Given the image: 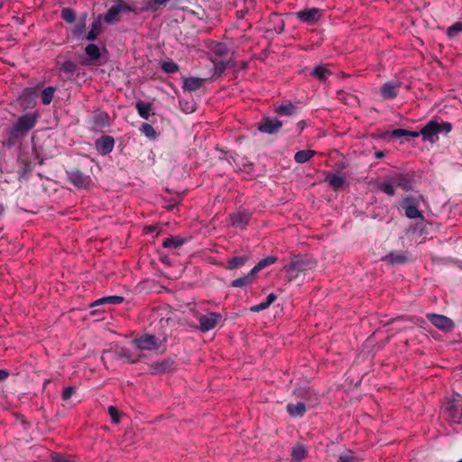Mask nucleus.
<instances>
[{"label":"nucleus","mask_w":462,"mask_h":462,"mask_svg":"<svg viewBox=\"0 0 462 462\" xmlns=\"http://www.w3.org/2000/svg\"><path fill=\"white\" fill-rule=\"evenodd\" d=\"M452 125L448 122H438L436 120H430L423 126L420 130L421 137L423 141L435 143L439 137V134H448L451 131Z\"/></svg>","instance_id":"nucleus-1"},{"label":"nucleus","mask_w":462,"mask_h":462,"mask_svg":"<svg viewBox=\"0 0 462 462\" xmlns=\"http://www.w3.org/2000/svg\"><path fill=\"white\" fill-rule=\"evenodd\" d=\"M137 12H139V8L135 5H128L124 0H116L102 19L106 23H114L121 20L122 14Z\"/></svg>","instance_id":"nucleus-2"},{"label":"nucleus","mask_w":462,"mask_h":462,"mask_svg":"<svg viewBox=\"0 0 462 462\" xmlns=\"http://www.w3.org/2000/svg\"><path fill=\"white\" fill-rule=\"evenodd\" d=\"M39 115L35 112H30L21 116L14 124L16 131H20L22 134L25 135L32 130L37 124Z\"/></svg>","instance_id":"nucleus-3"},{"label":"nucleus","mask_w":462,"mask_h":462,"mask_svg":"<svg viewBox=\"0 0 462 462\" xmlns=\"http://www.w3.org/2000/svg\"><path fill=\"white\" fill-rule=\"evenodd\" d=\"M222 315L217 312H208L199 318V328L202 332L214 329L222 320Z\"/></svg>","instance_id":"nucleus-4"},{"label":"nucleus","mask_w":462,"mask_h":462,"mask_svg":"<svg viewBox=\"0 0 462 462\" xmlns=\"http://www.w3.org/2000/svg\"><path fill=\"white\" fill-rule=\"evenodd\" d=\"M294 16L303 23L313 25L321 18L322 13L320 9L312 7L294 13Z\"/></svg>","instance_id":"nucleus-5"},{"label":"nucleus","mask_w":462,"mask_h":462,"mask_svg":"<svg viewBox=\"0 0 462 462\" xmlns=\"http://www.w3.org/2000/svg\"><path fill=\"white\" fill-rule=\"evenodd\" d=\"M426 317L437 328L444 332H449L455 327L453 320L447 316L436 313H428Z\"/></svg>","instance_id":"nucleus-6"},{"label":"nucleus","mask_w":462,"mask_h":462,"mask_svg":"<svg viewBox=\"0 0 462 462\" xmlns=\"http://www.w3.org/2000/svg\"><path fill=\"white\" fill-rule=\"evenodd\" d=\"M306 263L300 255L294 256L290 263L284 267V271L289 281H292L298 277L300 273L305 270Z\"/></svg>","instance_id":"nucleus-7"},{"label":"nucleus","mask_w":462,"mask_h":462,"mask_svg":"<svg viewBox=\"0 0 462 462\" xmlns=\"http://www.w3.org/2000/svg\"><path fill=\"white\" fill-rule=\"evenodd\" d=\"M38 97V88L36 87L24 88L19 96L21 106L24 108L33 107Z\"/></svg>","instance_id":"nucleus-8"},{"label":"nucleus","mask_w":462,"mask_h":462,"mask_svg":"<svg viewBox=\"0 0 462 462\" xmlns=\"http://www.w3.org/2000/svg\"><path fill=\"white\" fill-rule=\"evenodd\" d=\"M134 344L140 350H153L160 346L159 338L153 335H144L134 340Z\"/></svg>","instance_id":"nucleus-9"},{"label":"nucleus","mask_w":462,"mask_h":462,"mask_svg":"<svg viewBox=\"0 0 462 462\" xmlns=\"http://www.w3.org/2000/svg\"><path fill=\"white\" fill-rule=\"evenodd\" d=\"M67 175L69 180L78 189H87L91 181L89 176L78 170L67 171Z\"/></svg>","instance_id":"nucleus-10"},{"label":"nucleus","mask_w":462,"mask_h":462,"mask_svg":"<svg viewBox=\"0 0 462 462\" xmlns=\"http://www.w3.org/2000/svg\"><path fill=\"white\" fill-rule=\"evenodd\" d=\"M402 83L398 80H390L380 88V94L383 99H393L397 97Z\"/></svg>","instance_id":"nucleus-11"},{"label":"nucleus","mask_w":462,"mask_h":462,"mask_svg":"<svg viewBox=\"0 0 462 462\" xmlns=\"http://www.w3.org/2000/svg\"><path fill=\"white\" fill-rule=\"evenodd\" d=\"M282 122L277 118L265 117L258 125V130L262 133L273 134L280 131Z\"/></svg>","instance_id":"nucleus-12"},{"label":"nucleus","mask_w":462,"mask_h":462,"mask_svg":"<svg viewBox=\"0 0 462 462\" xmlns=\"http://www.w3.org/2000/svg\"><path fill=\"white\" fill-rule=\"evenodd\" d=\"M95 146L97 151L101 155H106L113 151L115 146V140L112 136L103 135L101 138L96 141Z\"/></svg>","instance_id":"nucleus-13"},{"label":"nucleus","mask_w":462,"mask_h":462,"mask_svg":"<svg viewBox=\"0 0 462 462\" xmlns=\"http://www.w3.org/2000/svg\"><path fill=\"white\" fill-rule=\"evenodd\" d=\"M250 215L246 211H238L229 216L228 222L234 227L244 228L249 222Z\"/></svg>","instance_id":"nucleus-14"},{"label":"nucleus","mask_w":462,"mask_h":462,"mask_svg":"<svg viewBox=\"0 0 462 462\" xmlns=\"http://www.w3.org/2000/svg\"><path fill=\"white\" fill-rule=\"evenodd\" d=\"M396 188H401L405 191L411 190L413 188V180L404 173H396L393 176Z\"/></svg>","instance_id":"nucleus-15"},{"label":"nucleus","mask_w":462,"mask_h":462,"mask_svg":"<svg viewBox=\"0 0 462 462\" xmlns=\"http://www.w3.org/2000/svg\"><path fill=\"white\" fill-rule=\"evenodd\" d=\"M326 181L334 190L342 189L346 183L345 175H339L332 172H328L327 174Z\"/></svg>","instance_id":"nucleus-16"},{"label":"nucleus","mask_w":462,"mask_h":462,"mask_svg":"<svg viewBox=\"0 0 462 462\" xmlns=\"http://www.w3.org/2000/svg\"><path fill=\"white\" fill-rule=\"evenodd\" d=\"M382 260L391 264H401L407 262L406 254L401 251H393L382 257Z\"/></svg>","instance_id":"nucleus-17"},{"label":"nucleus","mask_w":462,"mask_h":462,"mask_svg":"<svg viewBox=\"0 0 462 462\" xmlns=\"http://www.w3.org/2000/svg\"><path fill=\"white\" fill-rule=\"evenodd\" d=\"M102 15L99 14L92 23L90 31L86 34L85 39L88 41H94L97 35L101 32L102 27Z\"/></svg>","instance_id":"nucleus-18"},{"label":"nucleus","mask_w":462,"mask_h":462,"mask_svg":"<svg viewBox=\"0 0 462 462\" xmlns=\"http://www.w3.org/2000/svg\"><path fill=\"white\" fill-rule=\"evenodd\" d=\"M255 280V273L251 270L246 275L235 279L231 282V286L235 288H243L252 284Z\"/></svg>","instance_id":"nucleus-19"},{"label":"nucleus","mask_w":462,"mask_h":462,"mask_svg":"<svg viewBox=\"0 0 462 462\" xmlns=\"http://www.w3.org/2000/svg\"><path fill=\"white\" fill-rule=\"evenodd\" d=\"M377 189L385 193L388 196H393L395 194V182H393V176L387 178L385 180L377 184Z\"/></svg>","instance_id":"nucleus-20"},{"label":"nucleus","mask_w":462,"mask_h":462,"mask_svg":"<svg viewBox=\"0 0 462 462\" xmlns=\"http://www.w3.org/2000/svg\"><path fill=\"white\" fill-rule=\"evenodd\" d=\"M203 85V79L197 77H189L183 79L182 88L189 91L199 89Z\"/></svg>","instance_id":"nucleus-21"},{"label":"nucleus","mask_w":462,"mask_h":462,"mask_svg":"<svg viewBox=\"0 0 462 462\" xmlns=\"http://www.w3.org/2000/svg\"><path fill=\"white\" fill-rule=\"evenodd\" d=\"M124 297L118 295L112 296H104L91 304V307L104 305V304H111V305H118L124 301Z\"/></svg>","instance_id":"nucleus-22"},{"label":"nucleus","mask_w":462,"mask_h":462,"mask_svg":"<svg viewBox=\"0 0 462 462\" xmlns=\"http://www.w3.org/2000/svg\"><path fill=\"white\" fill-rule=\"evenodd\" d=\"M169 0H148L145 1L141 7L139 12L157 11L161 5H165Z\"/></svg>","instance_id":"nucleus-23"},{"label":"nucleus","mask_w":462,"mask_h":462,"mask_svg":"<svg viewBox=\"0 0 462 462\" xmlns=\"http://www.w3.org/2000/svg\"><path fill=\"white\" fill-rule=\"evenodd\" d=\"M185 240L180 236H170L163 240L162 246L168 249H176L184 244Z\"/></svg>","instance_id":"nucleus-24"},{"label":"nucleus","mask_w":462,"mask_h":462,"mask_svg":"<svg viewBox=\"0 0 462 462\" xmlns=\"http://www.w3.org/2000/svg\"><path fill=\"white\" fill-rule=\"evenodd\" d=\"M306 411L305 404L303 402L289 403L287 405V411L293 417H300Z\"/></svg>","instance_id":"nucleus-25"},{"label":"nucleus","mask_w":462,"mask_h":462,"mask_svg":"<svg viewBox=\"0 0 462 462\" xmlns=\"http://www.w3.org/2000/svg\"><path fill=\"white\" fill-rule=\"evenodd\" d=\"M135 107L138 111L139 116L143 119H148L151 116L152 105L148 102L138 101L135 104Z\"/></svg>","instance_id":"nucleus-26"},{"label":"nucleus","mask_w":462,"mask_h":462,"mask_svg":"<svg viewBox=\"0 0 462 462\" xmlns=\"http://www.w3.org/2000/svg\"><path fill=\"white\" fill-rule=\"evenodd\" d=\"M276 262H277V257H275L273 255H269L263 259H261L251 270L253 271V273H254L256 274L258 272H260L263 268H265L269 265H272Z\"/></svg>","instance_id":"nucleus-27"},{"label":"nucleus","mask_w":462,"mask_h":462,"mask_svg":"<svg viewBox=\"0 0 462 462\" xmlns=\"http://www.w3.org/2000/svg\"><path fill=\"white\" fill-rule=\"evenodd\" d=\"M315 154L316 152L313 150H301L295 153L294 160L297 163H305L309 162Z\"/></svg>","instance_id":"nucleus-28"},{"label":"nucleus","mask_w":462,"mask_h":462,"mask_svg":"<svg viewBox=\"0 0 462 462\" xmlns=\"http://www.w3.org/2000/svg\"><path fill=\"white\" fill-rule=\"evenodd\" d=\"M248 261V256L246 255H239L232 257L227 261V266L226 269L228 270H234L239 267H242L245 265Z\"/></svg>","instance_id":"nucleus-29"},{"label":"nucleus","mask_w":462,"mask_h":462,"mask_svg":"<svg viewBox=\"0 0 462 462\" xmlns=\"http://www.w3.org/2000/svg\"><path fill=\"white\" fill-rule=\"evenodd\" d=\"M87 15L85 14L82 16L75 25V28L73 30V34L75 37L80 39L85 38L86 34V25H87Z\"/></svg>","instance_id":"nucleus-30"},{"label":"nucleus","mask_w":462,"mask_h":462,"mask_svg":"<svg viewBox=\"0 0 462 462\" xmlns=\"http://www.w3.org/2000/svg\"><path fill=\"white\" fill-rule=\"evenodd\" d=\"M20 136H23V134H22L20 131H16L15 126L13 125V126L7 130V146L12 147L15 145Z\"/></svg>","instance_id":"nucleus-31"},{"label":"nucleus","mask_w":462,"mask_h":462,"mask_svg":"<svg viewBox=\"0 0 462 462\" xmlns=\"http://www.w3.org/2000/svg\"><path fill=\"white\" fill-rule=\"evenodd\" d=\"M311 75L317 78L318 79L324 81L327 79L328 76L330 75V71L328 70L327 66L318 65L313 69Z\"/></svg>","instance_id":"nucleus-32"},{"label":"nucleus","mask_w":462,"mask_h":462,"mask_svg":"<svg viewBox=\"0 0 462 462\" xmlns=\"http://www.w3.org/2000/svg\"><path fill=\"white\" fill-rule=\"evenodd\" d=\"M307 455V449L303 445H296L292 448L291 457L295 462L301 461Z\"/></svg>","instance_id":"nucleus-33"},{"label":"nucleus","mask_w":462,"mask_h":462,"mask_svg":"<svg viewBox=\"0 0 462 462\" xmlns=\"http://www.w3.org/2000/svg\"><path fill=\"white\" fill-rule=\"evenodd\" d=\"M94 124L98 127H104L109 123V116L105 112H97L93 117Z\"/></svg>","instance_id":"nucleus-34"},{"label":"nucleus","mask_w":462,"mask_h":462,"mask_svg":"<svg viewBox=\"0 0 462 462\" xmlns=\"http://www.w3.org/2000/svg\"><path fill=\"white\" fill-rule=\"evenodd\" d=\"M56 88L54 87H47L42 91V102L43 105H49L51 103Z\"/></svg>","instance_id":"nucleus-35"},{"label":"nucleus","mask_w":462,"mask_h":462,"mask_svg":"<svg viewBox=\"0 0 462 462\" xmlns=\"http://www.w3.org/2000/svg\"><path fill=\"white\" fill-rule=\"evenodd\" d=\"M85 51L92 60H97L100 58V50L98 46L94 43H89L86 47Z\"/></svg>","instance_id":"nucleus-36"},{"label":"nucleus","mask_w":462,"mask_h":462,"mask_svg":"<svg viewBox=\"0 0 462 462\" xmlns=\"http://www.w3.org/2000/svg\"><path fill=\"white\" fill-rule=\"evenodd\" d=\"M140 131L143 135L151 140L155 139L157 136L153 126L148 123H143L140 127Z\"/></svg>","instance_id":"nucleus-37"},{"label":"nucleus","mask_w":462,"mask_h":462,"mask_svg":"<svg viewBox=\"0 0 462 462\" xmlns=\"http://www.w3.org/2000/svg\"><path fill=\"white\" fill-rule=\"evenodd\" d=\"M295 109L296 106H293L292 104H286L279 106L275 111L281 116H291L293 114Z\"/></svg>","instance_id":"nucleus-38"},{"label":"nucleus","mask_w":462,"mask_h":462,"mask_svg":"<svg viewBox=\"0 0 462 462\" xmlns=\"http://www.w3.org/2000/svg\"><path fill=\"white\" fill-rule=\"evenodd\" d=\"M405 215L408 218L415 219L421 217L420 212L414 205H407L405 207Z\"/></svg>","instance_id":"nucleus-39"},{"label":"nucleus","mask_w":462,"mask_h":462,"mask_svg":"<svg viewBox=\"0 0 462 462\" xmlns=\"http://www.w3.org/2000/svg\"><path fill=\"white\" fill-rule=\"evenodd\" d=\"M161 69L166 73H175L179 70V66L172 60L163 61L161 64Z\"/></svg>","instance_id":"nucleus-40"},{"label":"nucleus","mask_w":462,"mask_h":462,"mask_svg":"<svg viewBox=\"0 0 462 462\" xmlns=\"http://www.w3.org/2000/svg\"><path fill=\"white\" fill-rule=\"evenodd\" d=\"M228 67H229V61H225V60L214 61V69H215L214 75L219 77Z\"/></svg>","instance_id":"nucleus-41"},{"label":"nucleus","mask_w":462,"mask_h":462,"mask_svg":"<svg viewBox=\"0 0 462 462\" xmlns=\"http://www.w3.org/2000/svg\"><path fill=\"white\" fill-rule=\"evenodd\" d=\"M460 32H462V22H457L447 29L448 38H453Z\"/></svg>","instance_id":"nucleus-42"},{"label":"nucleus","mask_w":462,"mask_h":462,"mask_svg":"<svg viewBox=\"0 0 462 462\" xmlns=\"http://www.w3.org/2000/svg\"><path fill=\"white\" fill-rule=\"evenodd\" d=\"M51 457L53 462H75L72 457L61 453L54 452L51 455Z\"/></svg>","instance_id":"nucleus-43"},{"label":"nucleus","mask_w":462,"mask_h":462,"mask_svg":"<svg viewBox=\"0 0 462 462\" xmlns=\"http://www.w3.org/2000/svg\"><path fill=\"white\" fill-rule=\"evenodd\" d=\"M61 17L68 23H73L76 17L75 12L70 8H63Z\"/></svg>","instance_id":"nucleus-44"},{"label":"nucleus","mask_w":462,"mask_h":462,"mask_svg":"<svg viewBox=\"0 0 462 462\" xmlns=\"http://www.w3.org/2000/svg\"><path fill=\"white\" fill-rule=\"evenodd\" d=\"M107 410L112 423L118 424L120 422V417L117 409L111 405Z\"/></svg>","instance_id":"nucleus-45"},{"label":"nucleus","mask_w":462,"mask_h":462,"mask_svg":"<svg viewBox=\"0 0 462 462\" xmlns=\"http://www.w3.org/2000/svg\"><path fill=\"white\" fill-rule=\"evenodd\" d=\"M338 462H357L356 457L349 450L345 454H341L338 457Z\"/></svg>","instance_id":"nucleus-46"},{"label":"nucleus","mask_w":462,"mask_h":462,"mask_svg":"<svg viewBox=\"0 0 462 462\" xmlns=\"http://www.w3.org/2000/svg\"><path fill=\"white\" fill-rule=\"evenodd\" d=\"M227 48L223 43H217L213 49V51L217 56H225L227 53Z\"/></svg>","instance_id":"nucleus-47"},{"label":"nucleus","mask_w":462,"mask_h":462,"mask_svg":"<svg viewBox=\"0 0 462 462\" xmlns=\"http://www.w3.org/2000/svg\"><path fill=\"white\" fill-rule=\"evenodd\" d=\"M75 388L72 386L66 387L62 392V400L67 401L69 400L72 394L74 393Z\"/></svg>","instance_id":"nucleus-48"},{"label":"nucleus","mask_w":462,"mask_h":462,"mask_svg":"<svg viewBox=\"0 0 462 462\" xmlns=\"http://www.w3.org/2000/svg\"><path fill=\"white\" fill-rule=\"evenodd\" d=\"M270 306L266 304L265 301H262L260 302L259 304H256V305H254L251 307V311L253 312H259L261 310H266L267 308H269Z\"/></svg>","instance_id":"nucleus-49"},{"label":"nucleus","mask_w":462,"mask_h":462,"mask_svg":"<svg viewBox=\"0 0 462 462\" xmlns=\"http://www.w3.org/2000/svg\"><path fill=\"white\" fill-rule=\"evenodd\" d=\"M393 134L396 137H406L408 136V130L398 128L393 131Z\"/></svg>","instance_id":"nucleus-50"},{"label":"nucleus","mask_w":462,"mask_h":462,"mask_svg":"<svg viewBox=\"0 0 462 462\" xmlns=\"http://www.w3.org/2000/svg\"><path fill=\"white\" fill-rule=\"evenodd\" d=\"M74 67H75L74 64L70 61L64 62L62 65L63 70L68 71V72L73 71Z\"/></svg>","instance_id":"nucleus-51"},{"label":"nucleus","mask_w":462,"mask_h":462,"mask_svg":"<svg viewBox=\"0 0 462 462\" xmlns=\"http://www.w3.org/2000/svg\"><path fill=\"white\" fill-rule=\"evenodd\" d=\"M277 299V296L274 294V293H270L266 299H265V302L267 305H271L272 303H273L275 301V300Z\"/></svg>","instance_id":"nucleus-52"},{"label":"nucleus","mask_w":462,"mask_h":462,"mask_svg":"<svg viewBox=\"0 0 462 462\" xmlns=\"http://www.w3.org/2000/svg\"><path fill=\"white\" fill-rule=\"evenodd\" d=\"M408 136L409 137H412V138H416V137L421 136V134H420V132L408 131Z\"/></svg>","instance_id":"nucleus-53"},{"label":"nucleus","mask_w":462,"mask_h":462,"mask_svg":"<svg viewBox=\"0 0 462 462\" xmlns=\"http://www.w3.org/2000/svg\"><path fill=\"white\" fill-rule=\"evenodd\" d=\"M9 375V373L6 370L0 369V381L5 379Z\"/></svg>","instance_id":"nucleus-54"},{"label":"nucleus","mask_w":462,"mask_h":462,"mask_svg":"<svg viewBox=\"0 0 462 462\" xmlns=\"http://www.w3.org/2000/svg\"><path fill=\"white\" fill-rule=\"evenodd\" d=\"M384 157V152L383 151H378L375 152V158L382 159Z\"/></svg>","instance_id":"nucleus-55"},{"label":"nucleus","mask_w":462,"mask_h":462,"mask_svg":"<svg viewBox=\"0 0 462 462\" xmlns=\"http://www.w3.org/2000/svg\"><path fill=\"white\" fill-rule=\"evenodd\" d=\"M182 110H183V111H185L186 113H191V112H193V111H194L193 105H191V106H190V107L189 106L188 108H184V107L182 106Z\"/></svg>","instance_id":"nucleus-56"},{"label":"nucleus","mask_w":462,"mask_h":462,"mask_svg":"<svg viewBox=\"0 0 462 462\" xmlns=\"http://www.w3.org/2000/svg\"><path fill=\"white\" fill-rule=\"evenodd\" d=\"M4 6V0H0V9Z\"/></svg>","instance_id":"nucleus-57"},{"label":"nucleus","mask_w":462,"mask_h":462,"mask_svg":"<svg viewBox=\"0 0 462 462\" xmlns=\"http://www.w3.org/2000/svg\"><path fill=\"white\" fill-rule=\"evenodd\" d=\"M404 203H408L410 202V199L409 198H406L404 200H403Z\"/></svg>","instance_id":"nucleus-58"},{"label":"nucleus","mask_w":462,"mask_h":462,"mask_svg":"<svg viewBox=\"0 0 462 462\" xmlns=\"http://www.w3.org/2000/svg\"><path fill=\"white\" fill-rule=\"evenodd\" d=\"M283 31V23L282 24L281 28L279 29V32Z\"/></svg>","instance_id":"nucleus-59"},{"label":"nucleus","mask_w":462,"mask_h":462,"mask_svg":"<svg viewBox=\"0 0 462 462\" xmlns=\"http://www.w3.org/2000/svg\"><path fill=\"white\" fill-rule=\"evenodd\" d=\"M303 122H299L300 127L304 128V125H302Z\"/></svg>","instance_id":"nucleus-60"},{"label":"nucleus","mask_w":462,"mask_h":462,"mask_svg":"<svg viewBox=\"0 0 462 462\" xmlns=\"http://www.w3.org/2000/svg\"><path fill=\"white\" fill-rule=\"evenodd\" d=\"M303 122H299L300 127L304 128V125H302Z\"/></svg>","instance_id":"nucleus-61"},{"label":"nucleus","mask_w":462,"mask_h":462,"mask_svg":"<svg viewBox=\"0 0 462 462\" xmlns=\"http://www.w3.org/2000/svg\"><path fill=\"white\" fill-rule=\"evenodd\" d=\"M303 122H299L300 127L304 128V125H302Z\"/></svg>","instance_id":"nucleus-62"}]
</instances>
